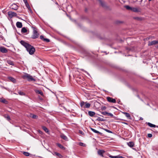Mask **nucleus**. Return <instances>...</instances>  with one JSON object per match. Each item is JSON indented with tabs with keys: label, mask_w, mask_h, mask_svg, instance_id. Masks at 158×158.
Returning <instances> with one entry per match:
<instances>
[{
	"label": "nucleus",
	"mask_w": 158,
	"mask_h": 158,
	"mask_svg": "<svg viewBox=\"0 0 158 158\" xmlns=\"http://www.w3.org/2000/svg\"><path fill=\"white\" fill-rule=\"evenodd\" d=\"M123 123V124H126V125H128V123H125V122H122Z\"/></svg>",
	"instance_id": "nucleus-49"
},
{
	"label": "nucleus",
	"mask_w": 158,
	"mask_h": 158,
	"mask_svg": "<svg viewBox=\"0 0 158 158\" xmlns=\"http://www.w3.org/2000/svg\"><path fill=\"white\" fill-rule=\"evenodd\" d=\"M4 117L8 121H10V118L9 116L7 114H5L3 115Z\"/></svg>",
	"instance_id": "nucleus-24"
},
{
	"label": "nucleus",
	"mask_w": 158,
	"mask_h": 158,
	"mask_svg": "<svg viewBox=\"0 0 158 158\" xmlns=\"http://www.w3.org/2000/svg\"><path fill=\"white\" fill-rule=\"evenodd\" d=\"M90 129L94 132L96 133H98L100 135L102 134V133L101 132L98 131L94 129V128H93L91 127L90 128Z\"/></svg>",
	"instance_id": "nucleus-19"
},
{
	"label": "nucleus",
	"mask_w": 158,
	"mask_h": 158,
	"mask_svg": "<svg viewBox=\"0 0 158 158\" xmlns=\"http://www.w3.org/2000/svg\"><path fill=\"white\" fill-rule=\"evenodd\" d=\"M22 78L24 79H27L29 81H35V79L32 76L27 73H25L22 76Z\"/></svg>",
	"instance_id": "nucleus-2"
},
{
	"label": "nucleus",
	"mask_w": 158,
	"mask_h": 158,
	"mask_svg": "<svg viewBox=\"0 0 158 158\" xmlns=\"http://www.w3.org/2000/svg\"><path fill=\"white\" fill-rule=\"evenodd\" d=\"M106 98L107 101L109 102H112L113 103H116V102L115 99L112 98L108 97H107Z\"/></svg>",
	"instance_id": "nucleus-5"
},
{
	"label": "nucleus",
	"mask_w": 158,
	"mask_h": 158,
	"mask_svg": "<svg viewBox=\"0 0 158 158\" xmlns=\"http://www.w3.org/2000/svg\"><path fill=\"white\" fill-rule=\"evenodd\" d=\"M82 132V131H81V133H82V132Z\"/></svg>",
	"instance_id": "nucleus-56"
},
{
	"label": "nucleus",
	"mask_w": 158,
	"mask_h": 158,
	"mask_svg": "<svg viewBox=\"0 0 158 158\" xmlns=\"http://www.w3.org/2000/svg\"><path fill=\"white\" fill-rule=\"evenodd\" d=\"M132 149H133L134 150H135V151H136V149L135 148H132Z\"/></svg>",
	"instance_id": "nucleus-50"
},
{
	"label": "nucleus",
	"mask_w": 158,
	"mask_h": 158,
	"mask_svg": "<svg viewBox=\"0 0 158 158\" xmlns=\"http://www.w3.org/2000/svg\"><path fill=\"white\" fill-rule=\"evenodd\" d=\"M146 123L150 127H156V125H155L154 124H152L150 123H149V122Z\"/></svg>",
	"instance_id": "nucleus-21"
},
{
	"label": "nucleus",
	"mask_w": 158,
	"mask_h": 158,
	"mask_svg": "<svg viewBox=\"0 0 158 158\" xmlns=\"http://www.w3.org/2000/svg\"><path fill=\"white\" fill-rule=\"evenodd\" d=\"M16 25L17 27L19 28H21L23 26V25H22V23H21L20 22H17L16 23Z\"/></svg>",
	"instance_id": "nucleus-14"
},
{
	"label": "nucleus",
	"mask_w": 158,
	"mask_h": 158,
	"mask_svg": "<svg viewBox=\"0 0 158 158\" xmlns=\"http://www.w3.org/2000/svg\"><path fill=\"white\" fill-rule=\"evenodd\" d=\"M27 31V30L25 27H23L21 30V32L25 33Z\"/></svg>",
	"instance_id": "nucleus-27"
},
{
	"label": "nucleus",
	"mask_w": 158,
	"mask_h": 158,
	"mask_svg": "<svg viewBox=\"0 0 158 158\" xmlns=\"http://www.w3.org/2000/svg\"><path fill=\"white\" fill-rule=\"evenodd\" d=\"M80 105L81 107L83 108H89L90 106V104L87 102H85L84 101H82L80 103Z\"/></svg>",
	"instance_id": "nucleus-4"
},
{
	"label": "nucleus",
	"mask_w": 158,
	"mask_h": 158,
	"mask_svg": "<svg viewBox=\"0 0 158 158\" xmlns=\"http://www.w3.org/2000/svg\"><path fill=\"white\" fill-rule=\"evenodd\" d=\"M79 145L80 146H82L83 147H85V144L82 142L79 143Z\"/></svg>",
	"instance_id": "nucleus-33"
},
{
	"label": "nucleus",
	"mask_w": 158,
	"mask_h": 158,
	"mask_svg": "<svg viewBox=\"0 0 158 158\" xmlns=\"http://www.w3.org/2000/svg\"><path fill=\"white\" fill-rule=\"evenodd\" d=\"M97 121H104V120L103 118H102L100 117H98L96 119Z\"/></svg>",
	"instance_id": "nucleus-32"
},
{
	"label": "nucleus",
	"mask_w": 158,
	"mask_h": 158,
	"mask_svg": "<svg viewBox=\"0 0 158 158\" xmlns=\"http://www.w3.org/2000/svg\"><path fill=\"white\" fill-rule=\"evenodd\" d=\"M0 52L3 53H6L8 52V50L4 47L1 46L0 47Z\"/></svg>",
	"instance_id": "nucleus-6"
},
{
	"label": "nucleus",
	"mask_w": 158,
	"mask_h": 158,
	"mask_svg": "<svg viewBox=\"0 0 158 158\" xmlns=\"http://www.w3.org/2000/svg\"><path fill=\"white\" fill-rule=\"evenodd\" d=\"M151 0H148V1H151Z\"/></svg>",
	"instance_id": "nucleus-55"
},
{
	"label": "nucleus",
	"mask_w": 158,
	"mask_h": 158,
	"mask_svg": "<svg viewBox=\"0 0 158 158\" xmlns=\"http://www.w3.org/2000/svg\"><path fill=\"white\" fill-rule=\"evenodd\" d=\"M8 79L9 80L13 82V83H15L16 82V79L14 77H8Z\"/></svg>",
	"instance_id": "nucleus-12"
},
{
	"label": "nucleus",
	"mask_w": 158,
	"mask_h": 158,
	"mask_svg": "<svg viewBox=\"0 0 158 158\" xmlns=\"http://www.w3.org/2000/svg\"><path fill=\"white\" fill-rule=\"evenodd\" d=\"M23 154L25 156H29V153L27 152H23Z\"/></svg>",
	"instance_id": "nucleus-29"
},
{
	"label": "nucleus",
	"mask_w": 158,
	"mask_h": 158,
	"mask_svg": "<svg viewBox=\"0 0 158 158\" xmlns=\"http://www.w3.org/2000/svg\"><path fill=\"white\" fill-rule=\"evenodd\" d=\"M156 47L157 48H158V46H157Z\"/></svg>",
	"instance_id": "nucleus-53"
},
{
	"label": "nucleus",
	"mask_w": 158,
	"mask_h": 158,
	"mask_svg": "<svg viewBox=\"0 0 158 158\" xmlns=\"http://www.w3.org/2000/svg\"><path fill=\"white\" fill-rule=\"evenodd\" d=\"M40 39L42 40H44V36H43V35H41L40 36Z\"/></svg>",
	"instance_id": "nucleus-42"
},
{
	"label": "nucleus",
	"mask_w": 158,
	"mask_h": 158,
	"mask_svg": "<svg viewBox=\"0 0 158 158\" xmlns=\"http://www.w3.org/2000/svg\"><path fill=\"white\" fill-rule=\"evenodd\" d=\"M140 119H141V120H143V118H142L141 117L140 118Z\"/></svg>",
	"instance_id": "nucleus-52"
},
{
	"label": "nucleus",
	"mask_w": 158,
	"mask_h": 158,
	"mask_svg": "<svg viewBox=\"0 0 158 158\" xmlns=\"http://www.w3.org/2000/svg\"><path fill=\"white\" fill-rule=\"evenodd\" d=\"M105 151L103 150H99L98 151V154L102 156H103V154L105 153Z\"/></svg>",
	"instance_id": "nucleus-13"
},
{
	"label": "nucleus",
	"mask_w": 158,
	"mask_h": 158,
	"mask_svg": "<svg viewBox=\"0 0 158 158\" xmlns=\"http://www.w3.org/2000/svg\"><path fill=\"white\" fill-rule=\"evenodd\" d=\"M100 3L102 6L105 7V4L104 2L100 1Z\"/></svg>",
	"instance_id": "nucleus-34"
},
{
	"label": "nucleus",
	"mask_w": 158,
	"mask_h": 158,
	"mask_svg": "<svg viewBox=\"0 0 158 158\" xmlns=\"http://www.w3.org/2000/svg\"><path fill=\"white\" fill-rule=\"evenodd\" d=\"M11 8L12 9L16 10L18 9V6L15 4H13L12 5Z\"/></svg>",
	"instance_id": "nucleus-16"
},
{
	"label": "nucleus",
	"mask_w": 158,
	"mask_h": 158,
	"mask_svg": "<svg viewBox=\"0 0 158 158\" xmlns=\"http://www.w3.org/2000/svg\"><path fill=\"white\" fill-rule=\"evenodd\" d=\"M6 62L9 65L14 66V63L13 61L10 60H7Z\"/></svg>",
	"instance_id": "nucleus-17"
},
{
	"label": "nucleus",
	"mask_w": 158,
	"mask_h": 158,
	"mask_svg": "<svg viewBox=\"0 0 158 158\" xmlns=\"http://www.w3.org/2000/svg\"><path fill=\"white\" fill-rule=\"evenodd\" d=\"M128 118L131 119V117L130 114L127 112H123V113Z\"/></svg>",
	"instance_id": "nucleus-22"
},
{
	"label": "nucleus",
	"mask_w": 158,
	"mask_h": 158,
	"mask_svg": "<svg viewBox=\"0 0 158 158\" xmlns=\"http://www.w3.org/2000/svg\"><path fill=\"white\" fill-rule=\"evenodd\" d=\"M55 4H56V5H58V3L57 2H55Z\"/></svg>",
	"instance_id": "nucleus-51"
},
{
	"label": "nucleus",
	"mask_w": 158,
	"mask_h": 158,
	"mask_svg": "<svg viewBox=\"0 0 158 158\" xmlns=\"http://www.w3.org/2000/svg\"><path fill=\"white\" fill-rule=\"evenodd\" d=\"M60 137L62 139L65 140V141H68V138L64 134H61L60 135Z\"/></svg>",
	"instance_id": "nucleus-11"
},
{
	"label": "nucleus",
	"mask_w": 158,
	"mask_h": 158,
	"mask_svg": "<svg viewBox=\"0 0 158 158\" xmlns=\"http://www.w3.org/2000/svg\"><path fill=\"white\" fill-rule=\"evenodd\" d=\"M82 132V131H81V133H82V132Z\"/></svg>",
	"instance_id": "nucleus-57"
},
{
	"label": "nucleus",
	"mask_w": 158,
	"mask_h": 158,
	"mask_svg": "<svg viewBox=\"0 0 158 158\" xmlns=\"http://www.w3.org/2000/svg\"><path fill=\"white\" fill-rule=\"evenodd\" d=\"M152 135L151 134L149 133L148 134V136L149 138L152 137Z\"/></svg>",
	"instance_id": "nucleus-43"
},
{
	"label": "nucleus",
	"mask_w": 158,
	"mask_h": 158,
	"mask_svg": "<svg viewBox=\"0 0 158 158\" xmlns=\"http://www.w3.org/2000/svg\"><path fill=\"white\" fill-rule=\"evenodd\" d=\"M158 44V40H153L151 42L149 41L148 42V45L149 46H152L154 45H155Z\"/></svg>",
	"instance_id": "nucleus-8"
},
{
	"label": "nucleus",
	"mask_w": 158,
	"mask_h": 158,
	"mask_svg": "<svg viewBox=\"0 0 158 158\" xmlns=\"http://www.w3.org/2000/svg\"><path fill=\"white\" fill-rule=\"evenodd\" d=\"M107 115L108 116H110L111 117H114L112 113H108V114H107Z\"/></svg>",
	"instance_id": "nucleus-36"
},
{
	"label": "nucleus",
	"mask_w": 158,
	"mask_h": 158,
	"mask_svg": "<svg viewBox=\"0 0 158 158\" xmlns=\"http://www.w3.org/2000/svg\"><path fill=\"white\" fill-rule=\"evenodd\" d=\"M127 145L130 148H132L135 146L134 143L132 141H130L127 143Z\"/></svg>",
	"instance_id": "nucleus-10"
},
{
	"label": "nucleus",
	"mask_w": 158,
	"mask_h": 158,
	"mask_svg": "<svg viewBox=\"0 0 158 158\" xmlns=\"http://www.w3.org/2000/svg\"><path fill=\"white\" fill-rule=\"evenodd\" d=\"M8 15L9 17H12L13 16H16L17 14L16 13L14 12L9 11L8 12Z\"/></svg>",
	"instance_id": "nucleus-9"
},
{
	"label": "nucleus",
	"mask_w": 158,
	"mask_h": 158,
	"mask_svg": "<svg viewBox=\"0 0 158 158\" xmlns=\"http://www.w3.org/2000/svg\"><path fill=\"white\" fill-rule=\"evenodd\" d=\"M88 113V114L91 117H93L95 114V112L90 111H89Z\"/></svg>",
	"instance_id": "nucleus-18"
},
{
	"label": "nucleus",
	"mask_w": 158,
	"mask_h": 158,
	"mask_svg": "<svg viewBox=\"0 0 158 158\" xmlns=\"http://www.w3.org/2000/svg\"><path fill=\"white\" fill-rule=\"evenodd\" d=\"M42 129L46 132L47 133H48L49 130L45 126H43L42 127Z\"/></svg>",
	"instance_id": "nucleus-25"
},
{
	"label": "nucleus",
	"mask_w": 158,
	"mask_h": 158,
	"mask_svg": "<svg viewBox=\"0 0 158 158\" xmlns=\"http://www.w3.org/2000/svg\"><path fill=\"white\" fill-rule=\"evenodd\" d=\"M39 133L41 134H42L43 133V132L41 131H39Z\"/></svg>",
	"instance_id": "nucleus-47"
},
{
	"label": "nucleus",
	"mask_w": 158,
	"mask_h": 158,
	"mask_svg": "<svg viewBox=\"0 0 158 158\" xmlns=\"http://www.w3.org/2000/svg\"><path fill=\"white\" fill-rule=\"evenodd\" d=\"M134 19L138 21H141L143 20L142 18L141 17H133Z\"/></svg>",
	"instance_id": "nucleus-23"
},
{
	"label": "nucleus",
	"mask_w": 158,
	"mask_h": 158,
	"mask_svg": "<svg viewBox=\"0 0 158 158\" xmlns=\"http://www.w3.org/2000/svg\"><path fill=\"white\" fill-rule=\"evenodd\" d=\"M116 158H125L123 156H120L119 155H118V156H116Z\"/></svg>",
	"instance_id": "nucleus-40"
},
{
	"label": "nucleus",
	"mask_w": 158,
	"mask_h": 158,
	"mask_svg": "<svg viewBox=\"0 0 158 158\" xmlns=\"http://www.w3.org/2000/svg\"><path fill=\"white\" fill-rule=\"evenodd\" d=\"M101 113H102V114L103 115H107V114H108V112H106V111H105V112H102Z\"/></svg>",
	"instance_id": "nucleus-39"
},
{
	"label": "nucleus",
	"mask_w": 158,
	"mask_h": 158,
	"mask_svg": "<svg viewBox=\"0 0 158 158\" xmlns=\"http://www.w3.org/2000/svg\"><path fill=\"white\" fill-rule=\"evenodd\" d=\"M1 102L3 103H6L7 101L5 99H3L1 100Z\"/></svg>",
	"instance_id": "nucleus-38"
},
{
	"label": "nucleus",
	"mask_w": 158,
	"mask_h": 158,
	"mask_svg": "<svg viewBox=\"0 0 158 158\" xmlns=\"http://www.w3.org/2000/svg\"><path fill=\"white\" fill-rule=\"evenodd\" d=\"M20 43L25 48L26 50L30 54L33 55L34 54L35 50V48L33 46L31 45L23 40H21L20 41Z\"/></svg>",
	"instance_id": "nucleus-1"
},
{
	"label": "nucleus",
	"mask_w": 158,
	"mask_h": 158,
	"mask_svg": "<svg viewBox=\"0 0 158 158\" xmlns=\"http://www.w3.org/2000/svg\"><path fill=\"white\" fill-rule=\"evenodd\" d=\"M23 1L25 3L27 2V0H23Z\"/></svg>",
	"instance_id": "nucleus-48"
},
{
	"label": "nucleus",
	"mask_w": 158,
	"mask_h": 158,
	"mask_svg": "<svg viewBox=\"0 0 158 158\" xmlns=\"http://www.w3.org/2000/svg\"><path fill=\"white\" fill-rule=\"evenodd\" d=\"M131 11L135 12H140L141 9L140 8L132 7Z\"/></svg>",
	"instance_id": "nucleus-7"
},
{
	"label": "nucleus",
	"mask_w": 158,
	"mask_h": 158,
	"mask_svg": "<svg viewBox=\"0 0 158 158\" xmlns=\"http://www.w3.org/2000/svg\"><path fill=\"white\" fill-rule=\"evenodd\" d=\"M44 41H46L47 42H50V40L49 39L47 38H44Z\"/></svg>",
	"instance_id": "nucleus-37"
},
{
	"label": "nucleus",
	"mask_w": 158,
	"mask_h": 158,
	"mask_svg": "<svg viewBox=\"0 0 158 158\" xmlns=\"http://www.w3.org/2000/svg\"><path fill=\"white\" fill-rule=\"evenodd\" d=\"M57 145L58 146V147H59L60 148H61L62 149H64V147L63 146H62V145L60 144L57 143Z\"/></svg>",
	"instance_id": "nucleus-28"
},
{
	"label": "nucleus",
	"mask_w": 158,
	"mask_h": 158,
	"mask_svg": "<svg viewBox=\"0 0 158 158\" xmlns=\"http://www.w3.org/2000/svg\"><path fill=\"white\" fill-rule=\"evenodd\" d=\"M81 70L85 72V73H86L88 75H89V73H88L87 71H85V70L84 69H80Z\"/></svg>",
	"instance_id": "nucleus-41"
},
{
	"label": "nucleus",
	"mask_w": 158,
	"mask_h": 158,
	"mask_svg": "<svg viewBox=\"0 0 158 158\" xmlns=\"http://www.w3.org/2000/svg\"><path fill=\"white\" fill-rule=\"evenodd\" d=\"M18 94H19L21 95H25V94L24 93L21 91L18 92Z\"/></svg>",
	"instance_id": "nucleus-30"
},
{
	"label": "nucleus",
	"mask_w": 158,
	"mask_h": 158,
	"mask_svg": "<svg viewBox=\"0 0 158 158\" xmlns=\"http://www.w3.org/2000/svg\"><path fill=\"white\" fill-rule=\"evenodd\" d=\"M31 27L33 30V34L31 36V38L33 39H35L38 38L39 34L37 31V28L33 27Z\"/></svg>",
	"instance_id": "nucleus-3"
},
{
	"label": "nucleus",
	"mask_w": 158,
	"mask_h": 158,
	"mask_svg": "<svg viewBox=\"0 0 158 158\" xmlns=\"http://www.w3.org/2000/svg\"><path fill=\"white\" fill-rule=\"evenodd\" d=\"M35 92L37 94H40L42 96H43V95H44L43 93L42 92V91L41 90H39L36 89V90H35Z\"/></svg>",
	"instance_id": "nucleus-20"
},
{
	"label": "nucleus",
	"mask_w": 158,
	"mask_h": 158,
	"mask_svg": "<svg viewBox=\"0 0 158 158\" xmlns=\"http://www.w3.org/2000/svg\"><path fill=\"white\" fill-rule=\"evenodd\" d=\"M25 5L27 7L28 9L30 10L31 11V12H32L31 9V8L30 6L28 4V3L27 2V3H25Z\"/></svg>",
	"instance_id": "nucleus-26"
},
{
	"label": "nucleus",
	"mask_w": 158,
	"mask_h": 158,
	"mask_svg": "<svg viewBox=\"0 0 158 158\" xmlns=\"http://www.w3.org/2000/svg\"><path fill=\"white\" fill-rule=\"evenodd\" d=\"M53 154L54 156H58L59 158H61L62 157V156L60 154L56 152H54Z\"/></svg>",
	"instance_id": "nucleus-15"
},
{
	"label": "nucleus",
	"mask_w": 158,
	"mask_h": 158,
	"mask_svg": "<svg viewBox=\"0 0 158 158\" xmlns=\"http://www.w3.org/2000/svg\"><path fill=\"white\" fill-rule=\"evenodd\" d=\"M125 7L128 10H131L132 7H131L129 6H125Z\"/></svg>",
	"instance_id": "nucleus-31"
},
{
	"label": "nucleus",
	"mask_w": 158,
	"mask_h": 158,
	"mask_svg": "<svg viewBox=\"0 0 158 158\" xmlns=\"http://www.w3.org/2000/svg\"><path fill=\"white\" fill-rule=\"evenodd\" d=\"M106 109V106H104L102 107V110H105Z\"/></svg>",
	"instance_id": "nucleus-46"
},
{
	"label": "nucleus",
	"mask_w": 158,
	"mask_h": 158,
	"mask_svg": "<svg viewBox=\"0 0 158 158\" xmlns=\"http://www.w3.org/2000/svg\"><path fill=\"white\" fill-rule=\"evenodd\" d=\"M109 156L111 158H116V156H112L111 155H110Z\"/></svg>",
	"instance_id": "nucleus-45"
},
{
	"label": "nucleus",
	"mask_w": 158,
	"mask_h": 158,
	"mask_svg": "<svg viewBox=\"0 0 158 158\" xmlns=\"http://www.w3.org/2000/svg\"><path fill=\"white\" fill-rule=\"evenodd\" d=\"M37 117V116L36 115L33 114V115H32V118H36Z\"/></svg>",
	"instance_id": "nucleus-44"
},
{
	"label": "nucleus",
	"mask_w": 158,
	"mask_h": 158,
	"mask_svg": "<svg viewBox=\"0 0 158 158\" xmlns=\"http://www.w3.org/2000/svg\"><path fill=\"white\" fill-rule=\"evenodd\" d=\"M121 120H124L123 119H120Z\"/></svg>",
	"instance_id": "nucleus-54"
},
{
	"label": "nucleus",
	"mask_w": 158,
	"mask_h": 158,
	"mask_svg": "<svg viewBox=\"0 0 158 158\" xmlns=\"http://www.w3.org/2000/svg\"><path fill=\"white\" fill-rule=\"evenodd\" d=\"M104 130L106 131V132H108V133H112L113 132L110 131V130H109L108 129H104Z\"/></svg>",
	"instance_id": "nucleus-35"
}]
</instances>
